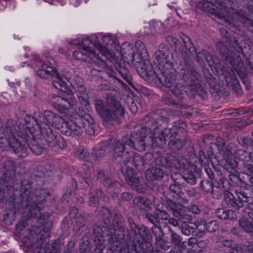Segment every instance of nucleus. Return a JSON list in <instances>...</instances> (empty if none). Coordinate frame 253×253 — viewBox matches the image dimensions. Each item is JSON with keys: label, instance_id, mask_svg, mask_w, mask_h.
Masks as SVG:
<instances>
[{"label": "nucleus", "instance_id": "1", "mask_svg": "<svg viewBox=\"0 0 253 253\" xmlns=\"http://www.w3.org/2000/svg\"><path fill=\"white\" fill-rule=\"evenodd\" d=\"M154 56L159 67L156 66L154 68L152 64L147 61L145 63V76L148 80L153 81L158 86H171L177 78L172 54L167 45L161 43Z\"/></svg>", "mask_w": 253, "mask_h": 253}, {"label": "nucleus", "instance_id": "2", "mask_svg": "<svg viewBox=\"0 0 253 253\" xmlns=\"http://www.w3.org/2000/svg\"><path fill=\"white\" fill-rule=\"evenodd\" d=\"M219 31L222 36V42L218 43L220 52L224 57L226 62L230 64L241 79H244L249 72V68L252 69L250 62L245 65L241 58L243 50L237 43V40L232 36L224 28H220Z\"/></svg>", "mask_w": 253, "mask_h": 253}, {"label": "nucleus", "instance_id": "3", "mask_svg": "<svg viewBox=\"0 0 253 253\" xmlns=\"http://www.w3.org/2000/svg\"><path fill=\"white\" fill-rule=\"evenodd\" d=\"M32 118L26 115L19 126H15V122L11 119L7 121L4 125L3 135L0 136V145L3 144L4 149L11 150L18 156L25 157L28 155L27 147L17 137L25 138L29 132L27 125L30 123Z\"/></svg>", "mask_w": 253, "mask_h": 253}, {"label": "nucleus", "instance_id": "4", "mask_svg": "<svg viewBox=\"0 0 253 253\" xmlns=\"http://www.w3.org/2000/svg\"><path fill=\"white\" fill-rule=\"evenodd\" d=\"M94 105L96 111L106 125L119 124L125 117V109L120 101L110 94H107L106 103L100 99H95Z\"/></svg>", "mask_w": 253, "mask_h": 253}, {"label": "nucleus", "instance_id": "5", "mask_svg": "<svg viewBox=\"0 0 253 253\" xmlns=\"http://www.w3.org/2000/svg\"><path fill=\"white\" fill-rule=\"evenodd\" d=\"M92 45L93 44L88 38L83 39L80 44L82 48L74 51L73 55L77 60L94 63L98 65L100 69H103L106 66V62L109 59V51L100 43L95 42V46L99 51L96 53L92 50Z\"/></svg>", "mask_w": 253, "mask_h": 253}, {"label": "nucleus", "instance_id": "6", "mask_svg": "<svg viewBox=\"0 0 253 253\" xmlns=\"http://www.w3.org/2000/svg\"><path fill=\"white\" fill-rule=\"evenodd\" d=\"M156 165L166 169H183L184 174L181 177L191 185L195 184L197 177L200 176V169L196 165L189 163L184 164L180 162L174 155L169 154L158 156L156 159Z\"/></svg>", "mask_w": 253, "mask_h": 253}, {"label": "nucleus", "instance_id": "7", "mask_svg": "<svg viewBox=\"0 0 253 253\" xmlns=\"http://www.w3.org/2000/svg\"><path fill=\"white\" fill-rule=\"evenodd\" d=\"M28 236L24 237L22 242L29 250L34 253H60L61 245L58 241L48 243V234L43 237L32 231H28Z\"/></svg>", "mask_w": 253, "mask_h": 253}, {"label": "nucleus", "instance_id": "8", "mask_svg": "<svg viewBox=\"0 0 253 253\" xmlns=\"http://www.w3.org/2000/svg\"><path fill=\"white\" fill-rule=\"evenodd\" d=\"M33 59V68L39 77L44 79H52V84L57 89L63 91L64 89H66V82L62 80L55 69L50 65H47L38 55H35Z\"/></svg>", "mask_w": 253, "mask_h": 253}, {"label": "nucleus", "instance_id": "9", "mask_svg": "<svg viewBox=\"0 0 253 253\" xmlns=\"http://www.w3.org/2000/svg\"><path fill=\"white\" fill-rule=\"evenodd\" d=\"M230 3L229 0H202L198 6L202 10L214 15L219 20L218 21L219 23L227 27V25H230V23L226 20L225 16Z\"/></svg>", "mask_w": 253, "mask_h": 253}, {"label": "nucleus", "instance_id": "10", "mask_svg": "<svg viewBox=\"0 0 253 253\" xmlns=\"http://www.w3.org/2000/svg\"><path fill=\"white\" fill-rule=\"evenodd\" d=\"M92 236L97 248L106 249L105 240L111 248L119 247L121 244L115 234H113L112 230H110L109 226L105 224L94 225Z\"/></svg>", "mask_w": 253, "mask_h": 253}, {"label": "nucleus", "instance_id": "11", "mask_svg": "<svg viewBox=\"0 0 253 253\" xmlns=\"http://www.w3.org/2000/svg\"><path fill=\"white\" fill-rule=\"evenodd\" d=\"M190 61V60L187 61L184 60V65L181 69L183 79L195 92L199 94H202L204 90L201 84V78Z\"/></svg>", "mask_w": 253, "mask_h": 253}, {"label": "nucleus", "instance_id": "12", "mask_svg": "<svg viewBox=\"0 0 253 253\" xmlns=\"http://www.w3.org/2000/svg\"><path fill=\"white\" fill-rule=\"evenodd\" d=\"M93 122V119L91 116L86 114L81 116L78 114L75 115L74 117L67 122L66 130H65V133L70 134L73 133L75 135H81L83 131L86 128L85 126L88 127L87 131L89 129H92V127L90 126Z\"/></svg>", "mask_w": 253, "mask_h": 253}, {"label": "nucleus", "instance_id": "13", "mask_svg": "<svg viewBox=\"0 0 253 253\" xmlns=\"http://www.w3.org/2000/svg\"><path fill=\"white\" fill-rule=\"evenodd\" d=\"M131 234L134 235V240L138 244L135 247V253H147L150 250L152 238L148 228L142 225L138 226Z\"/></svg>", "mask_w": 253, "mask_h": 253}, {"label": "nucleus", "instance_id": "14", "mask_svg": "<svg viewBox=\"0 0 253 253\" xmlns=\"http://www.w3.org/2000/svg\"><path fill=\"white\" fill-rule=\"evenodd\" d=\"M47 101L53 108L61 113H65L66 111L73 108L77 104V101L71 97L69 99L64 98L55 94L48 95Z\"/></svg>", "mask_w": 253, "mask_h": 253}, {"label": "nucleus", "instance_id": "15", "mask_svg": "<svg viewBox=\"0 0 253 253\" xmlns=\"http://www.w3.org/2000/svg\"><path fill=\"white\" fill-rule=\"evenodd\" d=\"M185 126V123L182 121H176L173 123V126L170 128H165L163 130H159V128H158L152 132V139H153V145L154 143H156V145L161 146L166 142V138L170 137L171 132L173 131L176 130L177 128L182 130L184 129Z\"/></svg>", "mask_w": 253, "mask_h": 253}, {"label": "nucleus", "instance_id": "16", "mask_svg": "<svg viewBox=\"0 0 253 253\" xmlns=\"http://www.w3.org/2000/svg\"><path fill=\"white\" fill-rule=\"evenodd\" d=\"M126 136L130 141V143H127V146L138 151H144L146 147L153 146L152 137L147 134H142L141 131L139 133H133L131 135Z\"/></svg>", "mask_w": 253, "mask_h": 253}, {"label": "nucleus", "instance_id": "17", "mask_svg": "<svg viewBox=\"0 0 253 253\" xmlns=\"http://www.w3.org/2000/svg\"><path fill=\"white\" fill-rule=\"evenodd\" d=\"M237 198L228 191L224 192V200L227 206L235 210H238L244 206V203L249 202L250 197L244 191L236 193Z\"/></svg>", "mask_w": 253, "mask_h": 253}, {"label": "nucleus", "instance_id": "18", "mask_svg": "<svg viewBox=\"0 0 253 253\" xmlns=\"http://www.w3.org/2000/svg\"><path fill=\"white\" fill-rule=\"evenodd\" d=\"M187 126L185 124L184 129L180 130V128L176 129V131H173L171 132L170 140L169 143V147L173 151H177L183 147L187 136L186 132Z\"/></svg>", "mask_w": 253, "mask_h": 253}, {"label": "nucleus", "instance_id": "19", "mask_svg": "<svg viewBox=\"0 0 253 253\" xmlns=\"http://www.w3.org/2000/svg\"><path fill=\"white\" fill-rule=\"evenodd\" d=\"M167 204L172 211L173 216L177 218L180 222L183 223V224L190 223L192 220V216L185 213L186 207L171 200L168 201Z\"/></svg>", "mask_w": 253, "mask_h": 253}, {"label": "nucleus", "instance_id": "20", "mask_svg": "<svg viewBox=\"0 0 253 253\" xmlns=\"http://www.w3.org/2000/svg\"><path fill=\"white\" fill-rule=\"evenodd\" d=\"M126 135L124 136L121 139L114 141L109 146V151L113 159L122 160V155L126 149V146H127V143H130Z\"/></svg>", "mask_w": 253, "mask_h": 253}, {"label": "nucleus", "instance_id": "21", "mask_svg": "<svg viewBox=\"0 0 253 253\" xmlns=\"http://www.w3.org/2000/svg\"><path fill=\"white\" fill-rule=\"evenodd\" d=\"M153 155L151 153L146 154L144 157H142L139 154H135L132 157H126L124 160V165H129L130 166H134L138 169L139 167L148 164L149 160H152Z\"/></svg>", "mask_w": 253, "mask_h": 253}, {"label": "nucleus", "instance_id": "22", "mask_svg": "<svg viewBox=\"0 0 253 253\" xmlns=\"http://www.w3.org/2000/svg\"><path fill=\"white\" fill-rule=\"evenodd\" d=\"M141 134H147L152 137V132L158 129L156 119L151 115L145 116L142 120Z\"/></svg>", "mask_w": 253, "mask_h": 253}, {"label": "nucleus", "instance_id": "23", "mask_svg": "<svg viewBox=\"0 0 253 253\" xmlns=\"http://www.w3.org/2000/svg\"><path fill=\"white\" fill-rule=\"evenodd\" d=\"M21 190L23 192L21 193L22 202H26V204L24 206L27 208L30 207L29 211L31 216L37 217L40 214V210L38 205L35 202H33L30 205V203L32 198H31V193L28 190V187L26 189L22 186Z\"/></svg>", "mask_w": 253, "mask_h": 253}, {"label": "nucleus", "instance_id": "24", "mask_svg": "<svg viewBox=\"0 0 253 253\" xmlns=\"http://www.w3.org/2000/svg\"><path fill=\"white\" fill-rule=\"evenodd\" d=\"M42 137L47 145L50 147H54L57 145V139L52 133L48 124L43 123L38 125Z\"/></svg>", "mask_w": 253, "mask_h": 253}, {"label": "nucleus", "instance_id": "25", "mask_svg": "<svg viewBox=\"0 0 253 253\" xmlns=\"http://www.w3.org/2000/svg\"><path fill=\"white\" fill-rule=\"evenodd\" d=\"M124 60L118 58L114 63L115 68L125 81L129 85H132V77L126 67Z\"/></svg>", "mask_w": 253, "mask_h": 253}, {"label": "nucleus", "instance_id": "26", "mask_svg": "<svg viewBox=\"0 0 253 253\" xmlns=\"http://www.w3.org/2000/svg\"><path fill=\"white\" fill-rule=\"evenodd\" d=\"M180 37L184 44L182 50L180 51L181 54L183 59L187 61V60H190L194 55L190 48L191 45L192 44L190 39L183 33L180 34Z\"/></svg>", "mask_w": 253, "mask_h": 253}, {"label": "nucleus", "instance_id": "27", "mask_svg": "<svg viewBox=\"0 0 253 253\" xmlns=\"http://www.w3.org/2000/svg\"><path fill=\"white\" fill-rule=\"evenodd\" d=\"M126 170L124 175L126 182L131 187H137L139 185V179L136 177V172L129 165H125Z\"/></svg>", "mask_w": 253, "mask_h": 253}, {"label": "nucleus", "instance_id": "28", "mask_svg": "<svg viewBox=\"0 0 253 253\" xmlns=\"http://www.w3.org/2000/svg\"><path fill=\"white\" fill-rule=\"evenodd\" d=\"M165 175L163 170L160 168L150 167L145 171L146 178L149 181H159L162 180Z\"/></svg>", "mask_w": 253, "mask_h": 253}, {"label": "nucleus", "instance_id": "29", "mask_svg": "<svg viewBox=\"0 0 253 253\" xmlns=\"http://www.w3.org/2000/svg\"><path fill=\"white\" fill-rule=\"evenodd\" d=\"M192 49L193 51H192L193 55H196L195 57L196 59L195 60L201 62L206 61L209 66H211L213 63L211 55L206 50L202 49L201 51H198L195 48H192ZM193 58H194V55H193L190 60Z\"/></svg>", "mask_w": 253, "mask_h": 253}, {"label": "nucleus", "instance_id": "30", "mask_svg": "<svg viewBox=\"0 0 253 253\" xmlns=\"http://www.w3.org/2000/svg\"><path fill=\"white\" fill-rule=\"evenodd\" d=\"M112 218H111V223L109 225H112L114 228L113 234L114 231L118 230L121 232L125 231V227L123 224L124 218L122 214L120 213H113L112 214Z\"/></svg>", "mask_w": 253, "mask_h": 253}, {"label": "nucleus", "instance_id": "31", "mask_svg": "<svg viewBox=\"0 0 253 253\" xmlns=\"http://www.w3.org/2000/svg\"><path fill=\"white\" fill-rule=\"evenodd\" d=\"M215 214L219 219L223 220H234L237 218L232 210H225L223 209H218L215 211Z\"/></svg>", "mask_w": 253, "mask_h": 253}, {"label": "nucleus", "instance_id": "32", "mask_svg": "<svg viewBox=\"0 0 253 253\" xmlns=\"http://www.w3.org/2000/svg\"><path fill=\"white\" fill-rule=\"evenodd\" d=\"M176 79L171 86L167 87L170 88L172 93L177 98L181 99L184 97L186 90L183 85L179 83H176Z\"/></svg>", "mask_w": 253, "mask_h": 253}, {"label": "nucleus", "instance_id": "33", "mask_svg": "<svg viewBox=\"0 0 253 253\" xmlns=\"http://www.w3.org/2000/svg\"><path fill=\"white\" fill-rule=\"evenodd\" d=\"M77 95L80 102L83 105L87 106L88 105V100L89 96L86 92L85 87L84 85H81L78 86Z\"/></svg>", "mask_w": 253, "mask_h": 253}, {"label": "nucleus", "instance_id": "34", "mask_svg": "<svg viewBox=\"0 0 253 253\" xmlns=\"http://www.w3.org/2000/svg\"><path fill=\"white\" fill-rule=\"evenodd\" d=\"M221 71L222 75L225 79L227 82L236 81V75L232 68L223 66L221 68Z\"/></svg>", "mask_w": 253, "mask_h": 253}, {"label": "nucleus", "instance_id": "35", "mask_svg": "<svg viewBox=\"0 0 253 253\" xmlns=\"http://www.w3.org/2000/svg\"><path fill=\"white\" fill-rule=\"evenodd\" d=\"M242 172L247 174L249 176V182L253 186V165L250 163L243 162L240 166Z\"/></svg>", "mask_w": 253, "mask_h": 253}, {"label": "nucleus", "instance_id": "36", "mask_svg": "<svg viewBox=\"0 0 253 253\" xmlns=\"http://www.w3.org/2000/svg\"><path fill=\"white\" fill-rule=\"evenodd\" d=\"M113 213H112L110 210L105 207H102L99 210V216L103 220L104 224L109 226L111 223V217Z\"/></svg>", "mask_w": 253, "mask_h": 253}, {"label": "nucleus", "instance_id": "37", "mask_svg": "<svg viewBox=\"0 0 253 253\" xmlns=\"http://www.w3.org/2000/svg\"><path fill=\"white\" fill-rule=\"evenodd\" d=\"M53 118V122H51L50 124L56 128H61V131L65 132V130H66L68 121H65L63 118L57 114Z\"/></svg>", "mask_w": 253, "mask_h": 253}, {"label": "nucleus", "instance_id": "38", "mask_svg": "<svg viewBox=\"0 0 253 253\" xmlns=\"http://www.w3.org/2000/svg\"><path fill=\"white\" fill-rule=\"evenodd\" d=\"M169 189L170 192L173 194L172 196L177 200H178L179 198H182L184 195V193L181 191L179 182H176L175 181L174 183L171 184L169 185Z\"/></svg>", "mask_w": 253, "mask_h": 253}, {"label": "nucleus", "instance_id": "39", "mask_svg": "<svg viewBox=\"0 0 253 253\" xmlns=\"http://www.w3.org/2000/svg\"><path fill=\"white\" fill-rule=\"evenodd\" d=\"M97 180L106 187L111 186L112 183V179L105 174V172L102 170H98L96 175Z\"/></svg>", "mask_w": 253, "mask_h": 253}, {"label": "nucleus", "instance_id": "40", "mask_svg": "<svg viewBox=\"0 0 253 253\" xmlns=\"http://www.w3.org/2000/svg\"><path fill=\"white\" fill-rule=\"evenodd\" d=\"M89 200L88 204L89 206L92 207H97L99 205L98 198L103 195V192L98 190L96 191L95 194L92 193L91 192L88 194Z\"/></svg>", "mask_w": 253, "mask_h": 253}, {"label": "nucleus", "instance_id": "41", "mask_svg": "<svg viewBox=\"0 0 253 253\" xmlns=\"http://www.w3.org/2000/svg\"><path fill=\"white\" fill-rule=\"evenodd\" d=\"M221 245L226 248L225 250L226 253H238L236 250L238 246H242V244H236L232 243L230 240H224L221 241Z\"/></svg>", "mask_w": 253, "mask_h": 253}, {"label": "nucleus", "instance_id": "42", "mask_svg": "<svg viewBox=\"0 0 253 253\" xmlns=\"http://www.w3.org/2000/svg\"><path fill=\"white\" fill-rule=\"evenodd\" d=\"M135 47L136 48V52L135 53V57H142L146 60H147V52L145 48L144 44L141 42H137L136 43Z\"/></svg>", "mask_w": 253, "mask_h": 253}, {"label": "nucleus", "instance_id": "43", "mask_svg": "<svg viewBox=\"0 0 253 253\" xmlns=\"http://www.w3.org/2000/svg\"><path fill=\"white\" fill-rule=\"evenodd\" d=\"M135 47L136 48V52L135 53V57H142L146 60H147V52L145 48L144 44L141 42H137L136 43Z\"/></svg>", "mask_w": 253, "mask_h": 253}, {"label": "nucleus", "instance_id": "44", "mask_svg": "<svg viewBox=\"0 0 253 253\" xmlns=\"http://www.w3.org/2000/svg\"><path fill=\"white\" fill-rule=\"evenodd\" d=\"M234 153L235 157L237 159L243 161L244 162H248L250 160L252 155V152L250 153L242 149L235 150ZM248 163L249 162H248Z\"/></svg>", "mask_w": 253, "mask_h": 253}, {"label": "nucleus", "instance_id": "45", "mask_svg": "<svg viewBox=\"0 0 253 253\" xmlns=\"http://www.w3.org/2000/svg\"><path fill=\"white\" fill-rule=\"evenodd\" d=\"M132 62L135 63H139L140 65V69L142 70V76L143 78H145L146 80H148V78L146 77L145 76V63L147 61H149L148 60H146L144 58H142V57H138L136 56L135 57V53H134L132 55Z\"/></svg>", "mask_w": 253, "mask_h": 253}, {"label": "nucleus", "instance_id": "46", "mask_svg": "<svg viewBox=\"0 0 253 253\" xmlns=\"http://www.w3.org/2000/svg\"><path fill=\"white\" fill-rule=\"evenodd\" d=\"M134 203H136L139 207H143L146 210L151 209V202L145 198L142 197H136L134 199Z\"/></svg>", "mask_w": 253, "mask_h": 253}, {"label": "nucleus", "instance_id": "47", "mask_svg": "<svg viewBox=\"0 0 253 253\" xmlns=\"http://www.w3.org/2000/svg\"><path fill=\"white\" fill-rule=\"evenodd\" d=\"M105 155V151L103 148L97 149L93 150L91 154H90L89 157V161L91 162H95L100 158H102Z\"/></svg>", "mask_w": 253, "mask_h": 253}, {"label": "nucleus", "instance_id": "48", "mask_svg": "<svg viewBox=\"0 0 253 253\" xmlns=\"http://www.w3.org/2000/svg\"><path fill=\"white\" fill-rule=\"evenodd\" d=\"M151 230L155 237L156 242L157 243L161 242L164 237V233L163 232L162 228L159 226V225H156L153 226L151 227Z\"/></svg>", "mask_w": 253, "mask_h": 253}, {"label": "nucleus", "instance_id": "49", "mask_svg": "<svg viewBox=\"0 0 253 253\" xmlns=\"http://www.w3.org/2000/svg\"><path fill=\"white\" fill-rule=\"evenodd\" d=\"M74 153L75 155L79 159L84 161H89V157L90 156V154L88 153L83 148L80 147L78 148L74 152Z\"/></svg>", "mask_w": 253, "mask_h": 253}, {"label": "nucleus", "instance_id": "50", "mask_svg": "<svg viewBox=\"0 0 253 253\" xmlns=\"http://www.w3.org/2000/svg\"><path fill=\"white\" fill-rule=\"evenodd\" d=\"M207 231L206 222L204 221H198L196 231H194L195 235L198 237H202Z\"/></svg>", "mask_w": 253, "mask_h": 253}, {"label": "nucleus", "instance_id": "51", "mask_svg": "<svg viewBox=\"0 0 253 253\" xmlns=\"http://www.w3.org/2000/svg\"><path fill=\"white\" fill-rule=\"evenodd\" d=\"M80 182L84 184V186L85 188L91 186L92 180L91 178L90 170H87L85 173L82 175Z\"/></svg>", "mask_w": 253, "mask_h": 253}, {"label": "nucleus", "instance_id": "52", "mask_svg": "<svg viewBox=\"0 0 253 253\" xmlns=\"http://www.w3.org/2000/svg\"><path fill=\"white\" fill-rule=\"evenodd\" d=\"M224 189L221 187L220 185H214L213 186L212 190L211 191V193L213 198L215 199H219L221 197L222 193L225 191Z\"/></svg>", "mask_w": 253, "mask_h": 253}, {"label": "nucleus", "instance_id": "53", "mask_svg": "<svg viewBox=\"0 0 253 253\" xmlns=\"http://www.w3.org/2000/svg\"><path fill=\"white\" fill-rule=\"evenodd\" d=\"M236 251L238 253H253V243L248 245L242 244L238 247Z\"/></svg>", "mask_w": 253, "mask_h": 253}, {"label": "nucleus", "instance_id": "54", "mask_svg": "<svg viewBox=\"0 0 253 253\" xmlns=\"http://www.w3.org/2000/svg\"><path fill=\"white\" fill-rule=\"evenodd\" d=\"M56 113L52 112L50 110H45L43 112L44 121L42 123H40L39 125H42L43 123H48L50 124L51 122H53V117L55 116Z\"/></svg>", "mask_w": 253, "mask_h": 253}, {"label": "nucleus", "instance_id": "55", "mask_svg": "<svg viewBox=\"0 0 253 253\" xmlns=\"http://www.w3.org/2000/svg\"><path fill=\"white\" fill-rule=\"evenodd\" d=\"M214 184L209 180H203L201 181L200 185L203 190L207 193H211Z\"/></svg>", "mask_w": 253, "mask_h": 253}, {"label": "nucleus", "instance_id": "56", "mask_svg": "<svg viewBox=\"0 0 253 253\" xmlns=\"http://www.w3.org/2000/svg\"><path fill=\"white\" fill-rule=\"evenodd\" d=\"M30 149L33 153L37 155L41 154L43 151L42 147L39 145L37 141L35 140L30 146Z\"/></svg>", "mask_w": 253, "mask_h": 253}, {"label": "nucleus", "instance_id": "57", "mask_svg": "<svg viewBox=\"0 0 253 253\" xmlns=\"http://www.w3.org/2000/svg\"><path fill=\"white\" fill-rule=\"evenodd\" d=\"M145 217L150 223L153 224V226L160 224L159 218L154 213V214L151 213H147L145 214Z\"/></svg>", "mask_w": 253, "mask_h": 253}, {"label": "nucleus", "instance_id": "58", "mask_svg": "<svg viewBox=\"0 0 253 253\" xmlns=\"http://www.w3.org/2000/svg\"><path fill=\"white\" fill-rule=\"evenodd\" d=\"M207 231L208 232H212L215 231L219 228V225L217 222L215 220H211L208 223H206Z\"/></svg>", "mask_w": 253, "mask_h": 253}, {"label": "nucleus", "instance_id": "59", "mask_svg": "<svg viewBox=\"0 0 253 253\" xmlns=\"http://www.w3.org/2000/svg\"><path fill=\"white\" fill-rule=\"evenodd\" d=\"M154 213L158 216L159 221L160 219L164 220H167L170 217V215L168 212L160 210H156L154 211Z\"/></svg>", "mask_w": 253, "mask_h": 253}, {"label": "nucleus", "instance_id": "60", "mask_svg": "<svg viewBox=\"0 0 253 253\" xmlns=\"http://www.w3.org/2000/svg\"><path fill=\"white\" fill-rule=\"evenodd\" d=\"M211 144L215 145L217 147L219 153H221V150L224 147L225 142L221 137H219L215 139V142L211 143Z\"/></svg>", "mask_w": 253, "mask_h": 253}, {"label": "nucleus", "instance_id": "61", "mask_svg": "<svg viewBox=\"0 0 253 253\" xmlns=\"http://www.w3.org/2000/svg\"><path fill=\"white\" fill-rule=\"evenodd\" d=\"M169 231L171 233V241L175 245H178L181 241L180 237L175 233H174L171 229H169Z\"/></svg>", "mask_w": 253, "mask_h": 253}, {"label": "nucleus", "instance_id": "62", "mask_svg": "<svg viewBox=\"0 0 253 253\" xmlns=\"http://www.w3.org/2000/svg\"><path fill=\"white\" fill-rule=\"evenodd\" d=\"M233 148L232 145H228L227 147L225 148V150L223 149V148L221 151V153H223V155H224L225 158H230L233 155Z\"/></svg>", "mask_w": 253, "mask_h": 253}, {"label": "nucleus", "instance_id": "63", "mask_svg": "<svg viewBox=\"0 0 253 253\" xmlns=\"http://www.w3.org/2000/svg\"><path fill=\"white\" fill-rule=\"evenodd\" d=\"M240 21L242 22L244 26H251L253 27V20L244 16H241Z\"/></svg>", "mask_w": 253, "mask_h": 253}, {"label": "nucleus", "instance_id": "64", "mask_svg": "<svg viewBox=\"0 0 253 253\" xmlns=\"http://www.w3.org/2000/svg\"><path fill=\"white\" fill-rule=\"evenodd\" d=\"M74 219H75V221L77 224V227H81V226H84L85 218L83 215L82 214H79Z\"/></svg>", "mask_w": 253, "mask_h": 253}]
</instances>
